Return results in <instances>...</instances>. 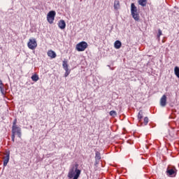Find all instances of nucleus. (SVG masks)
Masks as SVG:
<instances>
[{"label":"nucleus","instance_id":"nucleus-6","mask_svg":"<svg viewBox=\"0 0 179 179\" xmlns=\"http://www.w3.org/2000/svg\"><path fill=\"white\" fill-rule=\"evenodd\" d=\"M55 15H57V13H55V11L54 10H51L48 13L47 20L50 24H52V23H54V20L55 19Z\"/></svg>","mask_w":179,"mask_h":179},{"label":"nucleus","instance_id":"nucleus-16","mask_svg":"<svg viewBox=\"0 0 179 179\" xmlns=\"http://www.w3.org/2000/svg\"><path fill=\"white\" fill-rule=\"evenodd\" d=\"M63 68L64 69V71H68L69 70V69L68 68V62L66 61H63V64H62Z\"/></svg>","mask_w":179,"mask_h":179},{"label":"nucleus","instance_id":"nucleus-12","mask_svg":"<svg viewBox=\"0 0 179 179\" xmlns=\"http://www.w3.org/2000/svg\"><path fill=\"white\" fill-rule=\"evenodd\" d=\"M113 8L115 10H118V9H120V1L118 0H115L114 1V6Z\"/></svg>","mask_w":179,"mask_h":179},{"label":"nucleus","instance_id":"nucleus-10","mask_svg":"<svg viewBox=\"0 0 179 179\" xmlns=\"http://www.w3.org/2000/svg\"><path fill=\"white\" fill-rule=\"evenodd\" d=\"M58 27H59V29H61L62 30H64V29H65V27H66V23L65 22V20H60L59 21L58 23Z\"/></svg>","mask_w":179,"mask_h":179},{"label":"nucleus","instance_id":"nucleus-24","mask_svg":"<svg viewBox=\"0 0 179 179\" xmlns=\"http://www.w3.org/2000/svg\"><path fill=\"white\" fill-rule=\"evenodd\" d=\"M65 71H66V72L64 73V76H65V78H66L67 76H69V73H71V70H65Z\"/></svg>","mask_w":179,"mask_h":179},{"label":"nucleus","instance_id":"nucleus-9","mask_svg":"<svg viewBox=\"0 0 179 179\" xmlns=\"http://www.w3.org/2000/svg\"><path fill=\"white\" fill-rule=\"evenodd\" d=\"M167 105V96L166 95H163L160 99V106L161 107H166Z\"/></svg>","mask_w":179,"mask_h":179},{"label":"nucleus","instance_id":"nucleus-25","mask_svg":"<svg viewBox=\"0 0 179 179\" xmlns=\"http://www.w3.org/2000/svg\"><path fill=\"white\" fill-rule=\"evenodd\" d=\"M16 124H17V120L15 119L13 122V126L12 127H17V125Z\"/></svg>","mask_w":179,"mask_h":179},{"label":"nucleus","instance_id":"nucleus-22","mask_svg":"<svg viewBox=\"0 0 179 179\" xmlns=\"http://www.w3.org/2000/svg\"><path fill=\"white\" fill-rule=\"evenodd\" d=\"M110 115H111V117H115V115H117V112H115V110H111L110 112Z\"/></svg>","mask_w":179,"mask_h":179},{"label":"nucleus","instance_id":"nucleus-23","mask_svg":"<svg viewBox=\"0 0 179 179\" xmlns=\"http://www.w3.org/2000/svg\"><path fill=\"white\" fill-rule=\"evenodd\" d=\"M148 122H149V118L148 117H145L144 118V125H148Z\"/></svg>","mask_w":179,"mask_h":179},{"label":"nucleus","instance_id":"nucleus-7","mask_svg":"<svg viewBox=\"0 0 179 179\" xmlns=\"http://www.w3.org/2000/svg\"><path fill=\"white\" fill-rule=\"evenodd\" d=\"M27 46L30 50H36L37 47V41H36V38L29 39Z\"/></svg>","mask_w":179,"mask_h":179},{"label":"nucleus","instance_id":"nucleus-14","mask_svg":"<svg viewBox=\"0 0 179 179\" xmlns=\"http://www.w3.org/2000/svg\"><path fill=\"white\" fill-rule=\"evenodd\" d=\"M122 45V43L120 41H116L114 43V47L116 50H120V48Z\"/></svg>","mask_w":179,"mask_h":179},{"label":"nucleus","instance_id":"nucleus-2","mask_svg":"<svg viewBox=\"0 0 179 179\" xmlns=\"http://www.w3.org/2000/svg\"><path fill=\"white\" fill-rule=\"evenodd\" d=\"M11 132V139L13 142H15V135H17L18 138H22V128L19 127V126L12 127Z\"/></svg>","mask_w":179,"mask_h":179},{"label":"nucleus","instance_id":"nucleus-17","mask_svg":"<svg viewBox=\"0 0 179 179\" xmlns=\"http://www.w3.org/2000/svg\"><path fill=\"white\" fill-rule=\"evenodd\" d=\"M142 118H143V111L140 110L138 115V120H139V122H141Z\"/></svg>","mask_w":179,"mask_h":179},{"label":"nucleus","instance_id":"nucleus-20","mask_svg":"<svg viewBox=\"0 0 179 179\" xmlns=\"http://www.w3.org/2000/svg\"><path fill=\"white\" fill-rule=\"evenodd\" d=\"M39 78H38V76L36 75V74H34L31 76V80L34 81V82H37V80H38Z\"/></svg>","mask_w":179,"mask_h":179},{"label":"nucleus","instance_id":"nucleus-15","mask_svg":"<svg viewBox=\"0 0 179 179\" xmlns=\"http://www.w3.org/2000/svg\"><path fill=\"white\" fill-rule=\"evenodd\" d=\"M147 2L148 0H138V5H141V6H146Z\"/></svg>","mask_w":179,"mask_h":179},{"label":"nucleus","instance_id":"nucleus-4","mask_svg":"<svg viewBox=\"0 0 179 179\" xmlns=\"http://www.w3.org/2000/svg\"><path fill=\"white\" fill-rule=\"evenodd\" d=\"M131 12L132 17L134 20L138 22L139 20V13H138V8L135 6L134 3L131 4Z\"/></svg>","mask_w":179,"mask_h":179},{"label":"nucleus","instance_id":"nucleus-8","mask_svg":"<svg viewBox=\"0 0 179 179\" xmlns=\"http://www.w3.org/2000/svg\"><path fill=\"white\" fill-rule=\"evenodd\" d=\"M10 156V152L7 151L5 153V156L3 157V166L6 167V166H8V163H9V159Z\"/></svg>","mask_w":179,"mask_h":179},{"label":"nucleus","instance_id":"nucleus-18","mask_svg":"<svg viewBox=\"0 0 179 179\" xmlns=\"http://www.w3.org/2000/svg\"><path fill=\"white\" fill-rule=\"evenodd\" d=\"M101 156L100 155V152L96 151L95 152V160H101Z\"/></svg>","mask_w":179,"mask_h":179},{"label":"nucleus","instance_id":"nucleus-21","mask_svg":"<svg viewBox=\"0 0 179 179\" xmlns=\"http://www.w3.org/2000/svg\"><path fill=\"white\" fill-rule=\"evenodd\" d=\"M163 35V33L162 32L161 29H158V34H157V38L158 40H160V36H162Z\"/></svg>","mask_w":179,"mask_h":179},{"label":"nucleus","instance_id":"nucleus-11","mask_svg":"<svg viewBox=\"0 0 179 179\" xmlns=\"http://www.w3.org/2000/svg\"><path fill=\"white\" fill-rule=\"evenodd\" d=\"M0 92L2 96H5V89L3 87V83H2V80L0 79Z\"/></svg>","mask_w":179,"mask_h":179},{"label":"nucleus","instance_id":"nucleus-13","mask_svg":"<svg viewBox=\"0 0 179 179\" xmlns=\"http://www.w3.org/2000/svg\"><path fill=\"white\" fill-rule=\"evenodd\" d=\"M48 55L50 57V58H56L57 57V54L55 53V52L52 51V50H49L48 52Z\"/></svg>","mask_w":179,"mask_h":179},{"label":"nucleus","instance_id":"nucleus-3","mask_svg":"<svg viewBox=\"0 0 179 179\" xmlns=\"http://www.w3.org/2000/svg\"><path fill=\"white\" fill-rule=\"evenodd\" d=\"M168 177H176L177 176V169L173 166H168L166 171Z\"/></svg>","mask_w":179,"mask_h":179},{"label":"nucleus","instance_id":"nucleus-1","mask_svg":"<svg viewBox=\"0 0 179 179\" xmlns=\"http://www.w3.org/2000/svg\"><path fill=\"white\" fill-rule=\"evenodd\" d=\"M79 167V164H76L74 166H73L69 171L68 177L69 178L72 179H78L80 176L81 171L78 169Z\"/></svg>","mask_w":179,"mask_h":179},{"label":"nucleus","instance_id":"nucleus-26","mask_svg":"<svg viewBox=\"0 0 179 179\" xmlns=\"http://www.w3.org/2000/svg\"><path fill=\"white\" fill-rule=\"evenodd\" d=\"M99 163H100V159H95V166H97V164H99Z\"/></svg>","mask_w":179,"mask_h":179},{"label":"nucleus","instance_id":"nucleus-5","mask_svg":"<svg viewBox=\"0 0 179 179\" xmlns=\"http://www.w3.org/2000/svg\"><path fill=\"white\" fill-rule=\"evenodd\" d=\"M87 43H86L85 41H82L76 45V49L77 50V51L79 52L85 51V50L87 48Z\"/></svg>","mask_w":179,"mask_h":179},{"label":"nucleus","instance_id":"nucleus-19","mask_svg":"<svg viewBox=\"0 0 179 179\" xmlns=\"http://www.w3.org/2000/svg\"><path fill=\"white\" fill-rule=\"evenodd\" d=\"M174 72H175L176 76H177V78H178L179 79V67L178 66L175 67Z\"/></svg>","mask_w":179,"mask_h":179}]
</instances>
